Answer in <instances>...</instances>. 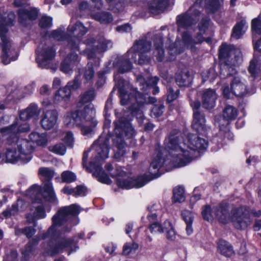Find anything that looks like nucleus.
Returning a JSON list of instances; mask_svg holds the SVG:
<instances>
[{
	"mask_svg": "<svg viewBox=\"0 0 261 261\" xmlns=\"http://www.w3.org/2000/svg\"><path fill=\"white\" fill-rule=\"evenodd\" d=\"M80 206L72 204L61 207L51 218L52 224L47 231L40 234L37 238L31 240L26 246V251L31 252L33 246L38 244L40 239H50L46 247H44L48 255H54L62 250L70 247L72 241L70 239L62 238L61 234L69 232L72 226L80 223L77 216L80 213Z\"/></svg>",
	"mask_w": 261,
	"mask_h": 261,
	"instance_id": "obj_1",
	"label": "nucleus"
},
{
	"mask_svg": "<svg viewBox=\"0 0 261 261\" xmlns=\"http://www.w3.org/2000/svg\"><path fill=\"white\" fill-rule=\"evenodd\" d=\"M165 149L173 158V161L182 167L190 163L193 159V152H200L207 147V142L196 135L191 134L188 136V148L190 150L184 149L179 145V138L177 133L171 134L164 141Z\"/></svg>",
	"mask_w": 261,
	"mask_h": 261,
	"instance_id": "obj_2",
	"label": "nucleus"
},
{
	"mask_svg": "<svg viewBox=\"0 0 261 261\" xmlns=\"http://www.w3.org/2000/svg\"><path fill=\"white\" fill-rule=\"evenodd\" d=\"M18 122H17L10 126L2 128L1 132L4 135H9L7 138V143L10 144H13L21 155V161L24 163H28L32 159L31 153L34 148L32 145V143L28 140L17 139L16 134L27 132L29 130L30 127L29 125L25 123L23 124V127L21 125L18 128H16V125H18Z\"/></svg>",
	"mask_w": 261,
	"mask_h": 261,
	"instance_id": "obj_3",
	"label": "nucleus"
},
{
	"mask_svg": "<svg viewBox=\"0 0 261 261\" xmlns=\"http://www.w3.org/2000/svg\"><path fill=\"white\" fill-rule=\"evenodd\" d=\"M109 138L107 136L99 137L92 146L96 153L95 157V161L91 162L86 167V170L92 172L93 175L96 176L99 181L106 184H110L111 180L99 163L109 157Z\"/></svg>",
	"mask_w": 261,
	"mask_h": 261,
	"instance_id": "obj_4",
	"label": "nucleus"
},
{
	"mask_svg": "<svg viewBox=\"0 0 261 261\" xmlns=\"http://www.w3.org/2000/svg\"><path fill=\"white\" fill-rule=\"evenodd\" d=\"M38 174L43 181L42 191L41 192L40 188L38 186H33L27 191V194L36 200L41 195L45 200L53 203L56 202L57 197L50 181L54 176V171L49 168L41 167L38 170Z\"/></svg>",
	"mask_w": 261,
	"mask_h": 261,
	"instance_id": "obj_5",
	"label": "nucleus"
},
{
	"mask_svg": "<svg viewBox=\"0 0 261 261\" xmlns=\"http://www.w3.org/2000/svg\"><path fill=\"white\" fill-rule=\"evenodd\" d=\"M15 15L13 12H10L7 17L3 20V18L0 17V37L2 40L1 43L2 48V55L1 56L2 62L7 65L11 61L17 59L18 54L15 49L12 46L10 40L7 37L6 34L8 31L6 26L13 25L14 24Z\"/></svg>",
	"mask_w": 261,
	"mask_h": 261,
	"instance_id": "obj_6",
	"label": "nucleus"
},
{
	"mask_svg": "<svg viewBox=\"0 0 261 261\" xmlns=\"http://www.w3.org/2000/svg\"><path fill=\"white\" fill-rule=\"evenodd\" d=\"M83 43L89 46L85 50V54L88 59L95 60L97 62V66L100 59L96 57V54L103 53L113 46L112 41L106 38L102 35H99L96 38L88 35Z\"/></svg>",
	"mask_w": 261,
	"mask_h": 261,
	"instance_id": "obj_7",
	"label": "nucleus"
},
{
	"mask_svg": "<svg viewBox=\"0 0 261 261\" xmlns=\"http://www.w3.org/2000/svg\"><path fill=\"white\" fill-rule=\"evenodd\" d=\"M219 57L225 63L224 69L228 71L226 76L237 73L236 69L231 66L238 65L242 61V57L240 54H237L233 46L222 44L220 47Z\"/></svg>",
	"mask_w": 261,
	"mask_h": 261,
	"instance_id": "obj_8",
	"label": "nucleus"
},
{
	"mask_svg": "<svg viewBox=\"0 0 261 261\" xmlns=\"http://www.w3.org/2000/svg\"><path fill=\"white\" fill-rule=\"evenodd\" d=\"M151 47V42L142 38L135 42L133 46L127 51V54L132 56L135 63L140 65L147 64L150 62V58L146 53L150 50Z\"/></svg>",
	"mask_w": 261,
	"mask_h": 261,
	"instance_id": "obj_9",
	"label": "nucleus"
},
{
	"mask_svg": "<svg viewBox=\"0 0 261 261\" xmlns=\"http://www.w3.org/2000/svg\"><path fill=\"white\" fill-rule=\"evenodd\" d=\"M36 61L42 68H48L51 61L55 57L56 50L51 46L48 45L43 38L41 43L36 49Z\"/></svg>",
	"mask_w": 261,
	"mask_h": 261,
	"instance_id": "obj_10",
	"label": "nucleus"
},
{
	"mask_svg": "<svg viewBox=\"0 0 261 261\" xmlns=\"http://www.w3.org/2000/svg\"><path fill=\"white\" fill-rule=\"evenodd\" d=\"M231 220L237 229H244L250 225L251 220L248 207L241 206L234 208L231 212Z\"/></svg>",
	"mask_w": 261,
	"mask_h": 261,
	"instance_id": "obj_11",
	"label": "nucleus"
},
{
	"mask_svg": "<svg viewBox=\"0 0 261 261\" xmlns=\"http://www.w3.org/2000/svg\"><path fill=\"white\" fill-rule=\"evenodd\" d=\"M201 0H196L194 4L185 14L178 15L176 17L177 24L179 28H187L196 22L200 15L199 7Z\"/></svg>",
	"mask_w": 261,
	"mask_h": 261,
	"instance_id": "obj_12",
	"label": "nucleus"
},
{
	"mask_svg": "<svg viewBox=\"0 0 261 261\" xmlns=\"http://www.w3.org/2000/svg\"><path fill=\"white\" fill-rule=\"evenodd\" d=\"M190 105L193 110V120L192 126L197 132L201 134L204 133L206 126L204 115L199 111L200 102L199 100L192 101Z\"/></svg>",
	"mask_w": 261,
	"mask_h": 261,
	"instance_id": "obj_13",
	"label": "nucleus"
},
{
	"mask_svg": "<svg viewBox=\"0 0 261 261\" xmlns=\"http://www.w3.org/2000/svg\"><path fill=\"white\" fill-rule=\"evenodd\" d=\"M166 154L167 151L166 150L162 152L159 149H156L155 155L153 157L149 168V172L150 175L152 176V178H158L162 174L160 169L166 162L165 156Z\"/></svg>",
	"mask_w": 261,
	"mask_h": 261,
	"instance_id": "obj_14",
	"label": "nucleus"
},
{
	"mask_svg": "<svg viewBox=\"0 0 261 261\" xmlns=\"http://www.w3.org/2000/svg\"><path fill=\"white\" fill-rule=\"evenodd\" d=\"M117 85L118 87L122 105H127L137 101V95H139V93L134 90H132V92L135 94V96L132 95L131 92L128 93L129 86L126 81L123 79H119L117 82Z\"/></svg>",
	"mask_w": 261,
	"mask_h": 261,
	"instance_id": "obj_15",
	"label": "nucleus"
},
{
	"mask_svg": "<svg viewBox=\"0 0 261 261\" xmlns=\"http://www.w3.org/2000/svg\"><path fill=\"white\" fill-rule=\"evenodd\" d=\"M117 184L122 188L129 189L133 187L141 188L146 184V181L143 177H139L137 179L129 178L126 173L123 176H117Z\"/></svg>",
	"mask_w": 261,
	"mask_h": 261,
	"instance_id": "obj_16",
	"label": "nucleus"
},
{
	"mask_svg": "<svg viewBox=\"0 0 261 261\" xmlns=\"http://www.w3.org/2000/svg\"><path fill=\"white\" fill-rule=\"evenodd\" d=\"M18 21L24 26L29 24L30 21L36 19L38 15V11L35 8L29 9L20 8L17 11Z\"/></svg>",
	"mask_w": 261,
	"mask_h": 261,
	"instance_id": "obj_17",
	"label": "nucleus"
},
{
	"mask_svg": "<svg viewBox=\"0 0 261 261\" xmlns=\"http://www.w3.org/2000/svg\"><path fill=\"white\" fill-rule=\"evenodd\" d=\"M58 118V113L57 110H47L41 116V125L43 129L49 130L55 126Z\"/></svg>",
	"mask_w": 261,
	"mask_h": 261,
	"instance_id": "obj_18",
	"label": "nucleus"
},
{
	"mask_svg": "<svg viewBox=\"0 0 261 261\" xmlns=\"http://www.w3.org/2000/svg\"><path fill=\"white\" fill-rule=\"evenodd\" d=\"M64 123L69 128L80 127L82 124V111L78 109L68 113L64 117Z\"/></svg>",
	"mask_w": 261,
	"mask_h": 261,
	"instance_id": "obj_19",
	"label": "nucleus"
},
{
	"mask_svg": "<svg viewBox=\"0 0 261 261\" xmlns=\"http://www.w3.org/2000/svg\"><path fill=\"white\" fill-rule=\"evenodd\" d=\"M84 113H83V117L84 116L89 122H87L88 123L87 124L83 125V135L88 136L92 132L93 127L90 122L92 120L94 114L93 105L91 103H89L85 107Z\"/></svg>",
	"mask_w": 261,
	"mask_h": 261,
	"instance_id": "obj_20",
	"label": "nucleus"
},
{
	"mask_svg": "<svg viewBox=\"0 0 261 261\" xmlns=\"http://www.w3.org/2000/svg\"><path fill=\"white\" fill-rule=\"evenodd\" d=\"M214 213L220 222L226 224L231 219L227 204L221 203L214 207Z\"/></svg>",
	"mask_w": 261,
	"mask_h": 261,
	"instance_id": "obj_21",
	"label": "nucleus"
},
{
	"mask_svg": "<svg viewBox=\"0 0 261 261\" xmlns=\"http://www.w3.org/2000/svg\"><path fill=\"white\" fill-rule=\"evenodd\" d=\"M230 88L233 94L237 96H243L247 93V87L245 81L239 76L233 78Z\"/></svg>",
	"mask_w": 261,
	"mask_h": 261,
	"instance_id": "obj_22",
	"label": "nucleus"
},
{
	"mask_svg": "<svg viewBox=\"0 0 261 261\" xmlns=\"http://www.w3.org/2000/svg\"><path fill=\"white\" fill-rule=\"evenodd\" d=\"M202 106L206 109L213 108L217 98L215 91L212 89H207L203 91L202 94Z\"/></svg>",
	"mask_w": 261,
	"mask_h": 261,
	"instance_id": "obj_23",
	"label": "nucleus"
},
{
	"mask_svg": "<svg viewBox=\"0 0 261 261\" xmlns=\"http://www.w3.org/2000/svg\"><path fill=\"white\" fill-rule=\"evenodd\" d=\"M154 50L153 54L159 62H162L164 59V50L163 48L162 35H156L154 38Z\"/></svg>",
	"mask_w": 261,
	"mask_h": 261,
	"instance_id": "obj_24",
	"label": "nucleus"
},
{
	"mask_svg": "<svg viewBox=\"0 0 261 261\" xmlns=\"http://www.w3.org/2000/svg\"><path fill=\"white\" fill-rule=\"evenodd\" d=\"M72 41L73 39H71V40L69 41L68 46L71 49V52L67 56L65 59L74 66H77L80 63V58H79L78 54L74 51L77 50L80 53V51L79 50L80 44L76 43H73Z\"/></svg>",
	"mask_w": 261,
	"mask_h": 261,
	"instance_id": "obj_25",
	"label": "nucleus"
},
{
	"mask_svg": "<svg viewBox=\"0 0 261 261\" xmlns=\"http://www.w3.org/2000/svg\"><path fill=\"white\" fill-rule=\"evenodd\" d=\"M68 32L70 33V40L73 39L72 42L80 44L82 35V23L80 21H76L73 25L68 27Z\"/></svg>",
	"mask_w": 261,
	"mask_h": 261,
	"instance_id": "obj_26",
	"label": "nucleus"
},
{
	"mask_svg": "<svg viewBox=\"0 0 261 261\" xmlns=\"http://www.w3.org/2000/svg\"><path fill=\"white\" fill-rule=\"evenodd\" d=\"M169 0H153L149 5L148 9L153 14L163 12L168 6Z\"/></svg>",
	"mask_w": 261,
	"mask_h": 261,
	"instance_id": "obj_27",
	"label": "nucleus"
},
{
	"mask_svg": "<svg viewBox=\"0 0 261 261\" xmlns=\"http://www.w3.org/2000/svg\"><path fill=\"white\" fill-rule=\"evenodd\" d=\"M116 128H121L128 138L132 137L135 132L126 118H119L118 122H115Z\"/></svg>",
	"mask_w": 261,
	"mask_h": 261,
	"instance_id": "obj_28",
	"label": "nucleus"
},
{
	"mask_svg": "<svg viewBox=\"0 0 261 261\" xmlns=\"http://www.w3.org/2000/svg\"><path fill=\"white\" fill-rule=\"evenodd\" d=\"M175 78L176 84L180 87L189 86L192 80V77L188 70L177 72Z\"/></svg>",
	"mask_w": 261,
	"mask_h": 261,
	"instance_id": "obj_29",
	"label": "nucleus"
},
{
	"mask_svg": "<svg viewBox=\"0 0 261 261\" xmlns=\"http://www.w3.org/2000/svg\"><path fill=\"white\" fill-rule=\"evenodd\" d=\"M129 56L127 54L124 56H122L118 58L116 63H114L118 69L119 72L123 73L130 70L132 68L131 62L128 59Z\"/></svg>",
	"mask_w": 261,
	"mask_h": 261,
	"instance_id": "obj_30",
	"label": "nucleus"
},
{
	"mask_svg": "<svg viewBox=\"0 0 261 261\" xmlns=\"http://www.w3.org/2000/svg\"><path fill=\"white\" fill-rule=\"evenodd\" d=\"M71 93L66 86L58 90L54 95V101L56 102H68L71 98Z\"/></svg>",
	"mask_w": 261,
	"mask_h": 261,
	"instance_id": "obj_31",
	"label": "nucleus"
},
{
	"mask_svg": "<svg viewBox=\"0 0 261 261\" xmlns=\"http://www.w3.org/2000/svg\"><path fill=\"white\" fill-rule=\"evenodd\" d=\"M248 28L246 20H241L234 26L231 37L232 38L238 39L245 33Z\"/></svg>",
	"mask_w": 261,
	"mask_h": 261,
	"instance_id": "obj_32",
	"label": "nucleus"
},
{
	"mask_svg": "<svg viewBox=\"0 0 261 261\" xmlns=\"http://www.w3.org/2000/svg\"><path fill=\"white\" fill-rule=\"evenodd\" d=\"M137 82L143 86L142 89L146 90L147 88H150L156 86L159 81V78L157 76H148L145 78L140 75L137 77Z\"/></svg>",
	"mask_w": 261,
	"mask_h": 261,
	"instance_id": "obj_33",
	"label": "nucleus"
},
{
	"mask_svg": "<svg viewBox=\"0 0 261 261\" xmlns=\"http://www.w3.org/2000/svg\"><path fill=\"white\" fill-rule=\"evenodd\" d=\"M186 47L187 46H185L183 39L182 40H176L174 44L169 46V54L170 55V60H174L175 56L183 51Z\"/></svg>",
	"mask_w": 261,
	"mask_h": 261,
	"instance_id": "obj_34",
	"label": "nucleus"
},
{
	"mask_svg": "<svg viewBox=\"0 0 261 261\" xmlns=\"http://www.w3.org/2000/svg\"><path fill=\"white\" fill-rule=\"evenodd\" d=\"M218 251L226 257H230L234 253L232 246L231 244L223 240H220L218 243Z\"/></svg>",
	"mask_w": 261,
	"mask_h": 261,
	"instance_id": "obj_35",
	"label": "nucleus"
},
{
	"mask_svg": "<svg viewBox=\"0 0 261 261\" xmlns=\"http://www.w3.org/2000/svg\"><path fill=\"white\" fill-rule=\"evenodd\" d=\"M30 139L32 142L35 143L38 146H45L47 143V134L32 132L30 134Z\"/></svg>",
	"mask_w": 261,
	"mask_h": 261,
	"instance_id": "obj_36",
	"label": "nucleus"
},
{
	"mask_svg": "<svg viewBox=\"0 0 261 261\" xmlns=\"http://www.w3.org/2000/svg\"><path fill=\"white\" fill-rule=\"evenodd\" d=\"M182 39L185 46L188 47H192L195 44L200 43L204 40L201 34H198L195 39H192L190 35L187 32L182 34Z\"/></svg>",
	"mask_w": 261,
	"mask_h": 261,
	"instance_id": "obj_37",
	"label": "nucleus"
},
{
	"mask_svg": "<svg viewBox=\"0 0 261 261\" xmlns=\"http://www.w3.org/2000/svg\"><path fill=\"white\" fill-rule=\"evenodd\" d=\"M260 65L261 63L258 58L254 56L250 61L249 66L248 68V71L252 76L256 77L258 75L260 71Z\"/></svg>",
	"mask_w": 261,
	"mask_h": 261,
	"instance_id": "obj_38",
	"label": "nucleus"
},
{
	"mask_svg": "<svg viewBox=\"0 0 261 261\" xmlns=\"http://www.w3.org/2000/svg\"><path fill=\"white\" fill-rule=\"evenodd\" d=\"M21 156L16 147L13 145L12 148H7L6 153V158L7 162L14 163L18 160H21Z\"/></svg>",
	"mask_w": 261,
	"mask_h": 261,
	"instance_id": "obj_39",
	"label": "nucleus"
},
{
	"mask_svg": "<svg viewBox=\"0 0 261 261\" xmlns=\"http://www.w3.org/2000/svg\"><path fill=\"white\" fill-rule=\"evenodd\" d=\"M92 17L101 23L107 24L112 22L113 18L111 13L106 12L95 13Z\"/></svg>",
	"mask_w": 261,
	"mask_h": 261,
	"instance_id": "obj_40",
	"label": "nucleus"
},
{
	"mask_svg": "<svg viewBox=\"0 0 261 261\" xmlns=\"http://www.w3.org/2000/svg\"><path fill=\"white\" fill-rule=\"evenodd\" d=\"M50 37L59 41L67 40L68 43L70 40L69 35L66 34L65 32V29L62 28L53 31L50 34Z\"/></svg>",
	"mask_w": 261,
	"mask_h": 261,
	"instance_id": "obj_41",
	"label": "nucleus"
},
{
	"mask_svg": "<svg viewBox=\"0 0 261 261\" xmlns=\"http://www.w3.org/2000/svg\"><path fill=\"white\" fill-rule=\"evenodd\" d=\"M238 110L233 106L227 105L223 111V117L227 121L235 119L238 115Z\"/></svg>",
	"mask_w": 261,
	"mask_h": 261,
	"instance_id": "obj_42",
	"label": "nucleus"
},
{
	"mask_svg": "<svg viewBox=\"0 0 261 261\" xmlns=\"http://www.w3.org/2000/svg\"><path fill=\"white\" fill-rule=\"evenodd\" d=\"M46 216L45 212L44 207L42 205H39L36 208L35 212L32 216L29 214L27 216L28 221L30 223L33 222L35 219H39L45 218Z\"/></svg>",
	"mask_w": 261,
	"mask_h": 261,
	"instance_id": "obj_43",
	"label": "nucleus"
},
{
	"mask_svg": "<svg viewBox=\"0 0 261 261\" xmlns=\"http://www.w3.org/2000/svg\"><path fill=\"white\" fill-rule=\"evenodd\" d=\"M164 232L166 234L167 239L169 241H174L176 237V232H175L171 223L166 220L164 222Z\"/></svg>",
	"mask_w": 261,
	"mask_h": 261,
	"instance_id": "obj_44",
	"label": "nucleus"
},
{
	"mask_svg": "<svg viewBox=\"0 0 261 261\" xmlns=\"http://www.w3.org/2000/svg\"><path fill=\"white\" fill-rule=\"evenodd\" d=\"M78 70V74L74 77L73 80L68 82L66 85V87H67V88L70 89L71 93L72 91L77 90L81 86V78L80 69L79 68Z\"/></svg>",
	"mask_w": 261,
	"mask_h": 261,
	"instance_id": "obj_45",
	"label": "nucleus"
},
{
	"mask_svg": "<svg viewBox=\"0 0 261 261\" xmlns=\"http://www.w3.org/2000/svg\"><path fill=\"white\" fill-rule=\"evenodd\" d=\"M139 245L134 242L126 243L123 247V254L125 255H128L136 252L138 249Z\"/></svg>",
	"mask_w": 261,
	"mask_h": 261,
	"instance_id": "obj_46",
	"label": "nucleus"
},
{
	"mask_svg": "<svg viewBox=\"0 0 261 261\" xmlns=\"http://www.w3.org/2000/svg\"><path fill=\"white\" fill-rule=\"evenodd\" d=\"M106 170L109 173L112 177H117L125 174V172L121 170L120 167H116L114 168L112 165L109 163L105 165Z\"/></svg>",
	"mask_w": 261,
	"mask_h": 261,
	"instance_id": "obj_47",
	"label": "nucleus"
},
{
	"mask_svg": "<svg viewBox=\"0 0 261 261\" xmlns=\"http://www.w3.org/2000/svg\"><path fill=\"white\" fill-rule=\"evenodd\" d=\"M173 200L175 202H182L185 201V191L181 187H175L173 189Z\"/></svg>",
	"mask_w": 261,
	"mask_h": 261,
	"instance_id": "obj_48",
	"label": "nucleus"
},
{
	"mask_svg": "<svg viewBox=\"0 0 261 261\" xmlns=\"http://www.w3.org/2000/svg\"><path fill=\"white\" fill-rule=\"evenodd\" d=\"M220 6L219 0H208L205 8L208 13H214L219 10Z\"/></svg>",
	"mask_w": 261,
	"mask_h": 261,
	"instance_id": "obj_49",
	"label": "nucleus"
},
{
	"mask_svg": "<svg viewBox=\"0 0 261 261\" xmlns=\"http://www.w3.org/2000/svg\"><path fill=\"white\" fill-rule=\"evenodd\" d=\"M22 203L21 200H18L16 203L13 204L11 208L7 209L2 213L5 218H9L11 216L15 215L18 211V205Z\"/></svg>",
	"mask_w": 261,
	"mask_h": 261,
	"instance_id": "obj_50",
	"label": "nucleus"
},
{
	"mask_svg": "<svg viewBox=\"0 0 261 261\" xmlns=\"http://www.w3.org/2000/svg\"><path fill=\"white\" fill-rule=\"evenodd\" d=\"M76 178L75 174L70 171H65L61 174V179L64 182L71 183L74 181Z\"/></svg>",
	"mask_w": 261,
	"mask_h": 261,
	"instance_id": "obj_51",
	"label": "nucleus"
},
{
	"mask_svg": "<svg viewBox=\"0 0 261 261\" xmlns=\"http://www.w3.org/2000/svg\"><path fill=\"white\" fill-rule=\"evenodd\" d=\"M148 228L152 233L164 232V223L162 225L159 222L149 224Z\"/></svg>",
	"mask_w": 261,
	"mask_h": 261,
	"instance_id": "obj_52",
	"label": "nucleus"
},
{
	"mask_svg": "<svg viewBox=\"0 0 261 261\" xmlns=\"http://www.w3.org/2000/svg\"><path fill=\"white\" fill-rule=\"evenodd\" d=\"M62 192L67 194H72L75 196H77L82 193V186L79 185L75 188H71L69 187H65L62 189Z\"/></svg>",
	"mask_w": 261,
	"mask_h": 261,
	"instance_id": "obj_53",
	"label": "nucleus"
},
{
	"mask_svg": "<svg viewBox=\"0 0 261 261\" xmlns=\"http://www.w3.org/2000/svg\"><path fill=\"white\" fill-rule=\"evenodd\" d=\"M125 147V143L123 140H121L120 142L117 145L118 150L114 154V158L119 159L123 156L126 152Z\"/></svg>",
	"mask_w": 261,
	"mask_h": 261,
	"instance_id": "obj_54",
	"label": "nucleus"
},
{
	"mask_svg": "<svg viewBox=\"0 0 261 261\" xmlns=\"http://www.w3.org/2000/svg\"><path fill=\"white\" fill-rule=\"evenodd\" d=\"M74 67L75 66L65 58L64 61L61 63L60 70L65 73H69L72 71Z\"/></svg>",
	"mask_w": 261,
	"mask_h": 261,
	"instance_id": "obj_55",
	"label": "nucleus"
},
{
	"mask_svg": "<svg viewBox=\"0 0 261 261\" xmlns=\"http://www.w3.org/2000/svg\"><path fill=\"white\" fill-rule=\"evenodd\" d=\"M95 96V91L93 88H90L83 94V103L90 102L92 101Z\"/></svg>",
	"mask_w": 261,
	"mask_h": 261,
	"instance_id": "obj_56",
	"label": "nucleus"
},
{
	"mask_svg": "<svg viewBox=\"0 0 261 261\" xmlns=\"http://www.w3.org/2000/svg\"><path fill=\"white\" fill-rule=\"evenodd\" d=\"M30 118L31 117L29 115V114L28 113L27 111H26V110H25L20 113L19 119H16L13 124H15L17 122H18V125L17 124L16 125V128H18L21 125L22 126V127H23V124H24L25 123L29 125V124L27 123H26V122L22 123V122H21L20 121L21 120L25 121L27 120L28 119H30Z\"/></svg>",
	"mask_w": 261,
	"mask_h": 261,
	"instance_id": "obj_57",
	"label": "nucleus"
},
{
	"mask_svg": "<svg viewBox=\"0 0 261 261\" xmlns=\"http://www.w3.org/2000/svg\"><path fill=\"white\" fill-rule=\"evenodd\" d=\"M52 25V18L50 17L42 16L39 21V26L41 28H48Z\"/></svg>",
	"mask_w": 261,
	"mask_h": 261,
	"instance_id": "obj_58",
	"label": "nucleus"
},
{
	"mask_svg": "<svg viewBox=\"0 0 261 261\" xmlns=\"http://www.w3.org/2000/svg\"><path fill=\"white\" fill-rule=\"evenodd\" d=\"M164 109V106L161 104L153 106L151 111V116L155 117H160L162 115Z\"/></svg>",
	"mask_w": 261,
	"mask_h": 261,
	"instance_id": "obj_59",
	"label": "nucleus"
},
{
	"mask_svg": "<svg viewBox=\"0 0 261 261\" xmlns=\"http://www.w3.org/2000/svg\"><path fill=\"white\" fill-rule=\"evenodd\" d=\"M252 30L253 32L261 34V21L259 18H256L252 20Z\"/></svg>",
	"mask_w": 261,
	"mask_h": 261,
	"instance_id": "obj_60",
	"label": "nucleus"
},
{
	"mask_svg": "<svg viewBox=\"0 0 261 261\" xmlns=\"http://www.w3.org/2000/svg\"><path fill=\"white\" fill-rule=\"evenodd\" d=\"M51 151L60 155H64L66 151V148L62 143L57 144L53 146Z\"/></svg>",
	"mask_w": 261,
	"mask_h": 261,
	"instance_id": "obj_61",
	"label": "nucleus"
},
{
	"mask_svg": "<svg viewBox=\"0 0 261 261\" xmlns=\"http://www.w3.org/2000/svg\"><path fill=\"white\" fill-rule=\"evenodd\" d=\"M202 215L203 219L207 221H210L213 219V216L212 214V210L209 205L204 206L202 211Z\"/></svg>",
	"mask_w": 261,
	"mask_h": 261,
	"instance_id": "obj_62",
	"label": "nucleus"
},
{
	"mask_svg": "<svg viewBox=\"0 0 261 261\" xmlns=\"http://www.w3.org/2000/svg\"><path fill=\"white\" fill-rule=\"evenodd\" d=\"M31 118L37 115L38 113V106L32 103L25 109Z\"/></svg>",
	"mask_w": 261,
	"mask_h": 261,
	"instance_id": "obj_63",
	"label": "nucleus"
},
{
	"mask_svg": "<svg viewBox=\"0 0 261 261\" xmlns=\"http://www.w3.org/2000/svg\"><path fill=\"white\" fill-rule=\"evenodd\" d=\"M181 215L186 224L192 223L193 215L190 211L184 210L182 212Z\"/></svg>",
	"mask_w": 261,
	"mask_h": 261,
	"instance_id": "obj_64",
	"label": "nucleus"
}]
</instances>
